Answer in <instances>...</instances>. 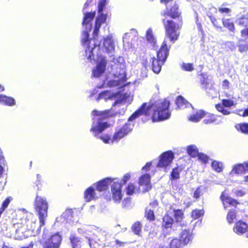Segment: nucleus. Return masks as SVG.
<instances>
[{"label": "nucleus", "instance_id": "7", "mask_svg": "<svg viewBox=\"0 0 248 248\" xmlns=\"http://www.w3.org/2000/svg\"><path fill=\"white\" fill-rule=\"evenodd\" d=\"M115 63L120 64V72L118 75V79L111 80L108 82V85L110 87L116 86H123L126 80V76L125 71L124 59L122 57H119L114 62Z\"/></svg>", "mask_w": 248, "mask_h": 248}, {"label": "nucleus", "instance_id": "29", "mask_svg": "<svg viewBox=\"0 0 248 248\" xmlns=\"http://www.w3.org/2000/svg\"><path fill=\"white\" fill-rule=\"evenodd\" d=\"M115 96L114 94L110 91H105L100 93L98 95L97 100L98 101L100 99H104L105 100L108 99H113Z\"/></svg>", "mask_w": 248, "mask_h": 248}, {"label": "nucleus", "instance_id": "46", "mask_svg": "<svg viewBox=\"0 0 248 248\" xmlns=\"http://www.w3.org/2000/svg\"><path fill=\"white\" fill-rule=\"evenodd\" d=\"M182 68L183 69L187 71H192L194 69L193 65L191 63H184L182 65Z\"/></svg>", "mask_w": 248, "mask_h": 248}, {"label": "nucleus", "instance_id": "27", "mask_svg": "<svg viewBox=\"0 0 248 248\" xmlns=\"http://www.w3.org/2000/svg\"><path fill=\"white\" fill-rule=\"evenodd\" d=\"M0 103L12 106L16 104V101L13 97L0 94Z\"/></svg>", "mask_w": 248, "mask_h": 248}, {"label": "nucleus", "instance_id": "33", "mask_svg": "<svg viewBox=\"0 0 248 248\" xmlns=\"http://www.w3.org/2000/svg\"><path fill=\"white\" fill-rule=\"evenodd\" d=\"M187 153L191 157H196L198 155L199 152L197 147L194 145L188 146Z\"/></svg>", "mask_w": 248, "mask_h": 248}, {"label": "nucleus", "instance_id": "8", "mask_svg": "<svg viewBox=\"0 0 248 248\" xmlns=\"http://www.w3.org/2000/svg\"><path fill=\"white\" fill-rule=\"evenodd\" d=\"M201 78V86L212 97H216L217 91L214 87L213 82L211 77L206 74H202Z\"/></svg>", "mask_w": 248, "mask_h": 248}, {"label": "nucleus", "instance_id": "18", "mask_svg": "<svg viewBox=\"0 0 248 248\" xmlns=\"http://www.w3.org/2000/svg\"><path fill=\"white\" fill-rule=\"evenodd\" d=\"M113 179L111 178H106L98 182L95 185L96 190L99 192L107 190L108 189V185L113 183Z\"/></svg>", "mask_w": 248, "mask_h": 248}, {"label": "nucleus", "instance_id": "17", "mask_svg": "<svg viewBox=\"0 0 248 248\" xmlns=\"http://www.w3.org/2000/svg\"><path fill=\"white\" fill-rule=\"evenodd\" d=\"M248 171V163H240L234 165L230 173V174L233 175L234 174H241L245 171Z\"/></svg>", "mask_w": 248, "mask_h": 248}, {"label": "nucleus", "instance_id": "24", "mask_svg": "<svg viewBox=\"0 0 248 248\" xmlns=\"http://www.w3.org/2000/svg\"><path fill=\"white\" fill-rule=\"evenodd\" d=\"M84 198L85 201L89 202L96 198V193L93 186L88 187L84 192Z\"/></svg>", "mask_w": 248, "mask_h": 248}, {"label": "nucleus", "instance_id": "2", "mask_svg": "<svg viewBox=\"0 0 248 248\" xmlns=\"http://www.w3.org/2000/svg\"><path fill=\"white\" fill-rule=\"evenodd\" d=\"M163 21L166 31L164 40L157 53V59L155 57L152 58V70L156 74L160 72L162 65L169 56L171 45L178 39L179 36L178 24L171 20L166 19H163Z\"/></svg>", "mask_w": 248, "mask_h": 248}, {"label": "nucleus", "instance_id": "48", "mask_svg": "<svg viewBox=\"0 0 248 248\" xmlns=\"http://www.w3.org/2000/svg\"><path fill=\"white\" fill-rule=\"evenodd\" d=\"M174 215L176 221L178 222L180 219L182 218L183 214L181 211L174 210Z\"/></svg>", "mask_w": 248, "mask_h": 248}, {"label": "nucleus", "instance_id": "57", "mask_svg": "<svg viewBox=\"0 0 248 248\" xmlns=\"http://www.w3.org/2000/svg\"><path fill=\"white\" fill-rule=\"evenodd\" d=\"M95 0H94V1L95 2ZM94 0H87L86 3L84 4V6H83V10L84 11L85 10L86 8H87V7L90 4H91L92 2H93Z\"/></svg>", "mask_w": 248, "mask_h": 248}, {"label": "nucleus", "instance_id": "50", "mask_svg": "<svg viewBox=\"0 0 248 248\" xmlns=\"http://www.w3.org/2000/svg\"><path fill=\"white\" fill-rule=\"evenodd\" d=\"M232 191L237 197H242L245 194V192L241 190L234 189Z\"/></svg>", "mask_w": 248, "mask_h": 248}, {"label": "nucleus", "instance_id": "42", "mask_svg": "<svg viewBox=\"0 0 248 248\" xmlns=\"http://www.w3.org/2000/svg\"><path fill=\"white\" fill-rule=\"evenodd\" d=\"M146 39L150 43H154L155 39L151 29H149L146 31Z\"/></svg>", "mask_w": 248, "mask_h": 248}, {"label": "nucleus", "instance_id": "13", "mask_svg": "<svg viewBox=\"0 0 248 248\" xmlns=\"http://www.w3.org/2000/svg\"><path fill=\"white\" fill-rule=\"evenodd\" d=\"M234 101L230 99H223L222 104H218L216 105V109L223 115H228L231 113L229 108L234 106Z\"/></svg>", "mask_w": 248, "mask_h": 248}, {"label": "nucleus", "instance_id": "45", "mask_svg": "<svg viewBox=\"0 0 248 248\" xmlns=\"http://www.w3.org/2000/svg\"><path fill=\"white\" fill-rule=\"evenodd\" d=\"M135 190V186L132 184H129L126 187V194L129 195H131L134 193Z\"/></svg>", "mask_w": 248, "mask_h": 248}, {"label": "nucleus", "instance_id": "40", "mask_svg": "<svg viewBox=\"0 0 248 248\" xmlns=\"http://www.w3.org/2000/svg\"><path fill=\"white\" fill-rule=\"evenodd\" d=\"M217 117L214 114H209L203 121L204 124H208L216 122Z\"/></svg>", "mask_w": 248, "mask_h": 248}, {"label": "nucleus", "instance_id": "30", "mask_svg": "<svg viewBox=\"0 0 248 248\" xmlns=\"http://www.w3.org/2000/svg\"><path fill=\"white\" fill-rule=\"evenodd\" d=\"M70 240L72 248H78L81 244L80 238L76 236L74 234H71L70 236Z\"/></svg>", "mask_w": 248, "mask_h": 248}, {"label": "nucleus", "instance_id": "63", "mask_svg": "<svg viewBox=\"0 0 248 248\" xmlns=\"http://www.w3.org/2000/svg\"><path fill=\"white\" fill-rule=\"evenodd\" d=\"M243 182L246 185H248V175L244 176Z\"/></svg>", "mask_w": 248, "mask_h": 248}, {"label": "nucleus", "instance_id": "44", "mask_svg": "<svg viewBox=\"0 0 248 248\" xmlns=\"http://www.w3.org/2000/svg\"><path fill=\"white\" fill-rule=\"evenodd\" d=\"M239 128L242 133L248 134V123H243L239 124Z\"/></svg>", "mask_w": 248, "mask_h": 248}, {"label": "nucleus", "instance_id": "51", "mask_svg": "<svg viewBox=\"0 0 248 248\" xmlns=\"http://www.w3.org/2000/svg\"><path fill=\"white\" fill-rule=\"evenodd\" d=\"M202 190L201 189V187H198L194 192V198L196 199H198L200 198L201 195Z\"/></svg>", "mask_w": 248, "mask_h": 248}, {"label": "nucleus", "instance_id": "36", "mask_svg": "<svg viewBox=\"0 0 248 248\" xmlns=\"http://www.w3.org/2000/svg\"><path fill=\"white\" fill-rule=\"evenodd\" d=\"M236 23L239 25L246 27L248 25V15L243 16L236 20Z\"/></svg>", "mask_w": 248, "mask_h": 248}, {"label": "nucleus", "instance_id": "56", "mask_svg": "<svg viewBox=\"0 0 248 248\" xmlns=\"http://www.w3.org/2000/svg\"><path fill=\"white\" fill-rule=\"evenodd\" d=\"M156 234H157V232L155 231H154V230L151 231L149 232L148 237L149 238H153L156 236Z\"/></svg>", "mask_w": 248, "mask_h": 248}, {"label": "nucleus", "instance_id": "1", "mask_svg": "<svg viewBox=\"0 0 248 248\" xmlns=\"http://www.w3.org/2000/svg\"><path fill=\"white\" fill-rule=\"evenodd\" d=\"M170 102L167 99L160 100L153 103H150L147 106L143 103L141 107L136 111L129 118L128 122L124 125H119L115 128L112 138L107 134H101L108 127L105 119L108 115V110L99 111L94 110L92 111L93 116L90 131L97 139L101 140L105 143L113 144L118 143L122 139L124 138L132 130L134 124L132 122L142 114L149 115L151 110L153 111L152 118L153 122L163 121L169 119L170 116L169 109Z\"/></svg>", "mask_w": 248, "mask_h": 248}, {"label": "nucleus", "instance_id": "26", "mask_svg": "<svg viewBox=\"0 0 248 248\" xmlns=\"http://www.w3.org/2000/svg\"><path fill=\"white\" fill-rule=\"evenodd\" d=\"M206 113L202 110H199L196 113L190 115L188 120L192 122L196 123L206 115Z\"/></svg>", "mask_w": 248, "mask_h": 248}, {"label": "nucleus", "instance_id": "5", "mask_svg": "<svg viewBox=\"0 0 248 248\" xmlns=\"http://www.w3.org/2000/svg\"><path fill=\"white\" fill-rule=\"evenodd\" d=\"M34 206L39 216L40 226H43L47 217L48 209V203L46 198L37 195L34 202Z\"/></svg>", "mask_w": 248, "mask_h": 248}, {"label": "nucleus", "instance_id": "37", "mask_svg": "<svg viewBox=\"0 0 248 248\" xmlns=\"http://www.w3.org/2000/svg\"><path fill=\"white\" fill-rule=\"evenodd\" d=\"M212 167L214 170L217 172H220L223 169V164L221 162L214 160L212 163Z\"/></svg>", "mask_w": 248, "mask_h": 248}, {"label": "nucleus", "instance_id": "49", "mask_svg": "<svg viewBox=\"0 0 248 248\" xmlns=\"http://www.w3.org/2000/svg\"><path fill=\"white\" fill-rule=\"evenodd\" d=\"M238 114L243 117L248 116V108L247 109L239 110Z\"/></svg>", "mask_w": 248, "mask_h": 248}, {"label": "nucleus", "instance_id": "43", "mask_svg": "<svg viewBox=\"0 0 248 248\" xmlns=\"http://www.w3.org/2000/svg\"><path fill=\"white\" fill-rule=\"evenodd\" d=\"M7 165V162L3 156L0 158V178L2 177L4 170V167Z\"/></svg>", "mask_w": 248, "mask_h": 248}, {"label": "nucleus", "instance_id": "16", "mask_svg": "<svg viewBox=\"0 0 248 248\" xmlns=\"http://www.w3.org/2000/svg\"><path fill=\"white\" fill-rule=\"evenodd\" d=\"M103 46L107 53H112L114 52L115 45L111 34H109L104 38Z\"/></svg>", "mask_w": 248, "mask_h": 248}, {"label": "nucleus", "instance_id": "60", "mask_svg": "<svg viewBox=\"0 0 248 248\" xmlns=\"http://www.w3.org/2000/svg\"><path fill=\"white\" fill-rule=\"evenodd\" d=\"M222 85L225 88H229V82L227 80H224L223 81Z\"/></svg>", "mask_w": 248, "mask_h": 248}, {"label": "nucleus", "instance_id": "12", "mask_svg": "<svg viewBox=\"0 0 248 248\" xmlns=\"http://www.w3.org/2000/svg\"><path fill=\"white\" fill-rule=\"evenodd\" d=\"M107 61L106 58L102 57L99 59L95 67L93 69L92 74L93 77H100L105 71Z\"/></svg>", "mask_w": 248, "mask_h": 248}, {"label": "nucleus", "instance_id": "38", "mask_svg": "<svg viewBox=\"0 0 248 248\" xmlns=\"http://www.w3.org/2000/svg\"><path fill=\"white\" fill-rule=\"evenodd\" d=\"M182 171V169L176 167L172 169L170 174L171 180H176L180 178V173Z\"/></svg>", "mask_w": 248, "mask_h": 248}, {"label": "nucleus", "instance_id": "4", "mask_svg": "<svg viewBox=\"0 0 248 248\" xmlns=\"http://www.w3.org/2000/svg\"><path fill=\"white\" fill-rule=\"evenodd\" d=\"M84 12V18L82 22L83 26L85 27V30L83 31L81 37L82 43L86 45L89 41V44H87V46L85 50V55L87 59L91 61L94 59V51L96 50H98L99 48L100 42L97 41V38L93 42V38L92 40H89V32L91 31L92 26L91 22L95 17L96 13L95 11L93 12Z\"/></svg>", "mask_w": 248, "mask_h": 248}, {"label": "nucleus", "instance_id": "53", "mask_svg": "<svg viewBox=\"0 0 248 248\" xmlns=\"http://www.w3.org/2000/svg\"><path fill=\"white\" fill-rule=\"evenodd\" d=\"M241 33L242 37L248 38V28L242 30Z\"/></svg>", "mask_w": 248, "mask_h": 248}, {"label": "nucleus", "instance_id": "6", "mask_svg": "<svg viewBox=\"0 0 248 248\" xmlns=\"http://www.w3.org/2000/svg\"><path fill=\"white\" fill-rule=\"evenodd\" d=\"M107 0H99L98 3V15L95 18V26L93 31V42L96 39L100 28L102 24L106 22L108 17V14L104 13V11L107 5Z\"/></svg>", "mask_w": 248, "mask_h": 248}, {"label": "nucleus", "instance_id": "25", "mask_svg": "<svg viewBox=\"0 0 248 248\" xmlns=\"http://www.w3.org/2000/svg\"><path fill=\"white\" fill-rule=\"evenodd\" d=\"M167 11L165 13V15L170 16L172 18L179 17L180 14L178 11V7L175 4H174V6L170 9H169L168 5L167 6Z\"/></svg>", "mask_w": 248, "mask_h": 248}, {"label": "nucleus", "instance_id": "58", "mask_svg": "<svg viewBox=\"0 0 248 248\" xmlns=\"http://www.w3.org/2000/svg\"><path fill=\"white\" fill-rule=\"evenodd\" d=\"M151 166V163L150 162H148L146 164V165L143 166L142 168V170H145V171H147L148 170H149L150 167Z\"/></svg>", "mask_w": 248, "mask_h": 248}, {"label": "nucleus", "instance_id": "9", "mask_svg": "<svg viewBox=\"0 0 248 248\" xmlns=\"http://www.w3.org/2000/svg\"><path fill=\"white\" fill-rule=\"evenodd\" d=\"M179 227L181 230L179 237L183 245H187L191 243L194 237L193 229L184 223L181 224Z\"/></svg>", "mask_w": 248, "mask_h": 248}, {"label": "nucleus", "instance_id": "64", "mask_svg": "<svg viewBox=\"0 0 248 248\" xmlns=\"http://www.w3.org/2000/svg\"><path fill=\"white\" fill-rule=\"evenodd\" d=\"M88 239V244L91 248H92V243H91V240L90 238H87Z\"/></svg>", "mask_w": 248, "mask_h": 248}, {"label": "nucleus", "instance_id": "61", "mask_svg": "<svg viewBox=\"0 0 248 248\" xmlns=\"http://www.w3.org/2000/svg\"><path fill=\"white\" fill-rule=\"evenodd\" d=\"M115 242L117 245H118L119 247H122L124 245V243L123 242H121L118 240H116Z\"/></svg>", "mask_w": 248, "mask_h": 248}, {"label": "nucleus", "instance_id": "15", "mask_svg": "<svg viewBox=\"0 0 248 248\" xmlns=\"http://www.w3.org/2000/svg\"><path fill=\"white\" fill-rule=\"evenodd\" d=\"M124 100V97L122 98L117 99V100H116L113 104V107H115L118 105V107L121 108L114 113H111L112 109H111V110H108L109 113L108 115L106 117V118L108 116H114L117 114H124L125 110V104H123V102Z\"/></svg>", "mask_w": 248, "mask_h": 248}, {"label": "nucleus", "instance_id": "19", "mask_svg": "<svg viewBox=\"0 0 248 248\" xmlns=\"http://www.w3.org/2000/svg\"><path fill=\"white\" fill-rule=\"evenodd\" d=\"M73 211L72 209L66 210L62 215L58 217L56 221L60 223H64L70 221L73 217Z\"/></svg>", "mask_w": 248, "mask_h": 248}, {"label": "nucleus", "instance_id": "31", "mask_svg": "<svg viewBox=\"0 0 248 248\" xmlns=\"http://www.w3.org/2000/svg\"><path fill=\"white\" fill-rule=\"evenodd\" d=\"M173 223V219L169 215H165L163 218L162 227L166 228L171 227Z\"/></svg>", "mask_w": 248, "mask_h": 248}, {"label": "nucleus", "instance_id": "3", "mask_svg": "<svg viewBox=\"0 0 248 248\" xmlns=\"http://www.w3.org/2000/svg\"><path fill=\"white\" fill-rule=\"evenodd\" d=\"M36 219L31 213H29L28 216L24 215L19 220H13V225L9 228L10 232L9 234L6 233V235L10 237L13 236L16 239H22L29 235L27 233L28 231L39 233L42 226L40 224L39 227L36 228Z\"/></svg>", "mask_w": 248, "mask_h": 248}, {"label": "nucleus", "instance_id": "47", "mask_svg": "<svg viewBox=\"0 0 248 248\" xmlns=\"http://www.w3.org/2000/svg\"><path fill=\"white\" fill-rule=\"evenodd\" d=\"M197 156L200 160L204 163H206L208 161V157L204 154L199 153Z\"/></svg>", "mask_w": 248, "mask_h": 248}, {"label": "nucleus", "instance_id": "23", "mask_svg": "<svg viewBox=\"0 0 248 248\" xmlns=\"http://www.w3.org/2000/svg\"><path fill=\"white\" fill-rule=\"evenodd\" d=\"M220 199L222 202L224 208H226L228 206V204L235 206L238 203L236 200L226 196L225 192L222 193Z\"/></svg>", "mask_w": 248, "mask_h": 248}, {"label": "nucleus", "instance_id": "21", "mask_svg": "<svg viewBox=\"0 0 248 248\" xmlns=\"http://www.w3.org/2000/svg\"><path fill=\"white\" fill-rule=\"evenodd\" d=\"M248 228V224L243 221H238L233 227V231L238 235H241L246 232Z\"/></svg>", "mask_w": 248, "mask_h": 248}, {"label": "nucleus", "instance_id": "34", "mask_svg": "<svg viewBox=\"0 0 248 248\" xmlns=\"http://www.w3.org/2000/svg\"><path fill=\"white\" fill-rule=\"evenodd\" d=\"M183 245L181 240L177 238L172 239L170 243V248H183Z\"/></svg>", "mask_w": 248, "mask_h": 248}, {"label": "nucleus", "instance_id": "41", "mask_svg": "<svg viewBox=\"0 0 248 248\" xmlns=\"http://www.w3.org/2000/svg\"><path fill=\"white\" fill-rule=\"evenodd\" d=\"M204 214V211L202 210L195 209L192 212L191 217L196 219L200 218Z\"/></svg>", "mask_w": 248, "mask_h": 248}, {"label": "nucleus", "instance_id": "62", "mask_svg": "<svg viewBox=\"0 0 248 248\" xmlns=\"http://www.w3.org/2000/svg\"><path fill=\"white\" fill-rule=\"evenodd\" d=\"M239 50L241 52H243L245 51V47L242 45L239 46Z\"/></svg>", "mask_w": 248, "mask_h": 248}, {"label": "nucleus", "instance_id": "39", "mask_svg": "<svg viewBox=\"0 0 248 248\" xmlns=\"http://www.w3.org/2000/svg\"><path fill=\"white\" fill-rule=\"evenodd\" d=\"M142 225L139 221L135 222L132 226V231L136 235H140L141 231Z\"/></svg>", "mask_w": 248, "mask_h": 248}, {"label": "nucleus", "instance_id": "32", "mask_svg": "<svg viewBox=\"0 0 248 248\" xmlns=\"http://www.w3.org/2000/svg\"><path fill=\"white\" fill-rule=\"evenodd\" d=\"M222 23L224 27L227 28L230 31L234 32L235 28L234 24L230 19H222Z\"/></svg>", "mask_w": 248, "mask_h": 248}, {"label": "nucleus", "instance_id": "59", "mask_svg": "<svg viewBox=\"0 0 248 248\" xmlns=\"http://www.w3.org/2000/svg\"><path fill=\"white\" fill-rule=\"evenodd\" d=\"M161 2L164 3L167 6L170 4V3H172L173 0H161Z\"/></svg>", "mask_w": 248, "mask_h": 248}, {"label": "nucleus", "instance_id": "35", "mask_svg": "<svg viewBox=\"0 0 248 248\" xmlns=\"http://www.w3.org/2000/svg\"><path fill=\"white\" fill-rule=\"evenodd\" d=\"M237 216L235 210H231L227 216V220L229 224L232 223L235 220H237Z\"/></svg>", "mask_w": 248, "mask_h": 248}, {"label": "nucleus", "instance_id": "28", "mask_svg": "<svg viewBox=\"0 0 248 248\" xmlns=\"http://www.w3.org/2000/svg\"><path fill=\"white\" fill-rule=\"evenodd\" d=\"M176 104L179 108H187L192 105L186 100L182 96H179L176 100Z\"/></svg>", "mask_w": 248, "mask_h": 248}, {"label": "nucleus", "instance_id": "20", "mask_svg": "<svg viewBox=\"0 0 248 248\" xmlns=\"http://www.w3.org/2000/svg\"><path fill=\"white\" fill-rule=\"evenodd\" d=\"M158 203L156 201H154L150 204L149 207H147L145 210V216L147 219L153 221L155 220L154 209L157 207Z\"/></svg>", "mask_w": 248, "mask_h": 248}, {"label": "nucleus", "instance_id": "14", "mask_svg": "<svg viewBox=\"0 0 248 248\" xmlns=\"http://www.w3.org/2000/svg\"><path fill=\"white\" fill-rule=\"evenodd\" d=\"M62 236L59 233L52 235L46 242L44 248H59L62 241Z\"/></svg>", "mask_w": 248, "mask_h": 248}, {"label": "nucleus", "instance_id": "52", "mask_svg": "<svg viewBox=\"0 0 248 248\" xmlns=\"http://www.w3.org/2000/svg\"><path fill=\"white\" fill-rule=\"evenodd\" d=\"M208 16H209V17L211 22L213 24V25L215 27H216L217 28H218L219 27L217 24V19H216V18L215 17H214V16H212L208 15Z\"/></svg>", "mask_w": 248, "mask_h": 248}, {"label": "nucleus", "instance_id": "54", "mask_svg": "<svg viewBox=\"0 0 248 248\" xmlns=\"http://www.w3.org/2000/svg\"><path fill=\"white\" fill-rule=\"evenodd\" d=\"M218 11L221 13H229L231 12V10L228 8H219Z\"/></svg>", "mask_w": 248, "mask_h": 248}, {"label": "nucleus", "instance_id": "22", "mask_svg": "<svg viewBox=\"0 0 248 248\" xmlns=\"http://www.w3.org/2000/svg\"><path fill=\"white\" fill-rule=\"evenodd\" d=\"M151 177L149 174H145L142 175L139 179V184L141 186H144V190L146 191L149 190L151 188L150 183Z\"/></svg>", "mask_w": 248, "mask_h": 248}, {"label": "nucleus", "instance_id": "10", "mask_svg": "<svg viewBox=\"0 0 248 248\" xmlns=\"http://www.w3.org/2000/svg\"><path fill=\"white\" fill-rule=\"evenodd\" d=\"M113 180L111 186L112 199L115 202H120L122 198V183L118 178H114Z\"/></svg>", "mask_w": 248, "mask_h": 248}, {"label": "nucleus", "instance_id": "11", "mask_svg": "<svg viewBox=\"0 0 248 248\" xmlns=\"http://www.w3.org/2000/svg\"><path fill=\"white\" fill-rule=\"evenodd\" d=\"M174 155L171 151H168L162 153L159 157V160L157 165L158 167H166L172 162Z\"/></svg>", "mask_w": 248, "mask_h": 248}, {"label": "nucleus", "instance_id": "55", "mask_svg": "<svg viewBox=\"0 0 248 248\" xmlns=\"http://www.w3.org/2000/svg\"><path fill=\"white\" fill-rule=\"evenodd\" d=\"M130 175L129 173H126L124 175V176L123 177V179L122 180L124 184H125L127 181L130 179Z\"/></svg>", "mask_w": 248, "mask_h": 248}]
</instances>
